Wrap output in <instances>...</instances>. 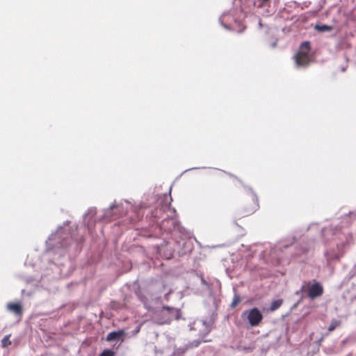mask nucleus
Wrapping results in <instances>:
<instances>
[{"label": "nucleus", "instance_id": "nucleus-1", "mask_svg": "<svg viewBox=\"0 0 356 356\" xmlns=\"http://www.w3.org/2000/svg\"><path fill=\"white\" fill-rule=\"evenodd\" d=\"M293 59L298 67H307L310 65L313 61V55L311 54L309 42L306 41L300 44Z\"/></svg>", "mask_w": 356, "mask_h": 356}, {"label": "nucleus", "instance_id": "nucleus-2", "mask_svg": "<svg viewBox=\"0 0 356 356\" xmlns=\"http://www.w3.org/2000/svg\"><path fill=\"white\" fill-rule=\"evenodd\" d=\"M180 312L174 307H163L158 314L160 324L170 323L173 320L179 318Z\"/></svg>", "mask_w": 356, "mask_h": 356}, {"label": "nucleus", "instance_id": "nucleus-3", "mask_svg": "<svg viewBox=\"0 0 356 356\" xmlns=\"http://www.w3.org/2000/svg\"><path fill=\"white\" fill-rule=\"evenodd\" d=\"M259 208L258 199L254 194H250L245 200L241 208V213L249 216L256 211Z\"/></svg>", "mask_w": 356, "mask_h": 356}, {"label": "nucleus", "instance_id": "nucleus-4", "mask_svg": "<svg viewBox=\"0 0 356 356\" xmlns=\"http://www.w3.org/2000/svg\"><path fill=\"white\" fill-rule=\"evenodd\" d=\"M243 316H245L248 323L252 327L258 326L262 321L263 315L259 309L254 307L250 310H246L243 312Z\"/></svg>", "mask_w": 356, "mask_h": 356}, {"label": "nucleus", "instance_id": "nucleus-5", "mask_svg": "<svg viewBox=\"0 0 356 356\" xmlns=\"http://www.w3.org/2000/svg\"><path fill=\"white\" fill-rule=\"evenodd\" d=\"M323 293V288L318 282L313 284L307 291V295L311 299L321 296Z\"/></svg>", "mask_w": 356, "mask_h": 356}, {"label": "nucleus", "instance_id": "nucleus-6", "mask_svg": "<svg viewBox=\"0 0 356 356\" xmlns=\"http://www.w3.org/2000/svg\"><path fill=\"white\" fill-rule=\"evenodd\" d=\"M7 309L15 314L16 316H22L23 308L20 302H9L7 305Z\"/></svg>", "mask_w": 356, "mask_h": 356}, {"label": "nucleus", "instance_id": "nucleus-7", "mask_svg": "<svg viewBox=\"0 0 356 356\" xmlns=\"http://www.w3.org/2000/svg\"><path fill=\"white\" fill-rule=\"evenodd\" d=\"M124 334V332L123 330L111 332L107 334L106 339L107 341L119 340Z\"/></svg>", "mask_w": 356, "mask_h": 356}, {"label": "nucleus", "instance_id": "nucleus-8", "mask_svg": "<svg viewBox=\"0 0 356 356\" xmlns=\"http://www.w3.org/2000/svg\"><path fill=\"white\" fill-rule=\"evenodd\" d=\"M282 302L283 300L282 299L273 301L270 306V310L272 312L275 311L282 305Z\"/></svg>", "mask_w": 356, "mask_h": 356}, {"label": "nucleus", "instance_id": "nucleus-9", "mask_svg": "<svg viewBox=\"0 0 356 356\" xmlns=\"http://www.w3.org/2000/svg\"><path fill=\"white\" fill-rule=\"evenodd\" d=\"M315 29L319 32L330 31L332 30V26L328 25H316Z\"/></svg>", "mask_w": 356, "mask_h": 356}, {"label": "nucleus", "instance_id": "nucleus-10", "mask_svg": "<svg viewBox=\"0 0 356 356\" xmlns=\"http://www.w3.org/2000/svg\"><path fill=\"white\" fill-rule=\"evenodd\" d=\"M341 325V322L337 320H332L330 326L328 327V332L334 331L336 327H339Z\"/></svg>", "mask_w": 356, "mask_h": 356}, {"label": "nucleus", "instance_id": "nucleus-11", "mask_svg": "<svg viewBox=\"0 0 356 356\" xmlns=\"http://www.w3.org/2000/svg\"><path fill=\"white\" fill-rule=\"evenodd\" d=\"M10 335L8 334V335L5 336L3 338V339L1 341V344L3 348H6L11 344V341L10 340Z\"/></svg>", "mask_w": 356, "mask_h": 356}, {"label": "nucleus", "instance_id": "nucleus-12", "mask_svg": "<svg viewBox=\"0 0 356 356\" xmlns=\"http://www.w3.org/2000/svg\"><path fill=\"white\" fill-rule=\"evenodd\" d=\"M241 298L238 295H235L234 298H233V300L231 303V307L232 308H234L237 306V305L241 302Z\"/></svg>", "mask_w": 356, "mask_h": 356}, {"label": "nucleus", "instance_id": "nucleus-13", "mask_svg": "<svg viewBox=\"0 0 356 356\" xmlns=\"http://www.w3.org/2000/svg\"><path fill=\"white\" fill-rule=\"evenodd\" d=\"M99 356H115V353L111 350L106 349L103 350Z\"/></svg>", "mask_w": 356, "mask_h": 356}, {"label": "nucleus", "instance_id": "nucleus-14", "mask_svg": "<svg viewBox=\"0 0 356 356\" xmlns=\"http://www.w3.org/2000/svg\"><path fill=\"white\" fill-rule=\"evenodd\" d=\"M166 221H168V220H167V219L163 220L162 221V225H164V223H165V222H166Z\"/></svg>", "mask_w": 356, "mask_h": 356}]
</instances>
